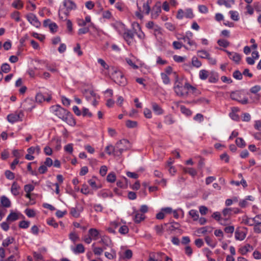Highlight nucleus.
<instances>
[{"label":"nucleus","mask_w":261,"mask_h":261,"mask_svg":"<svg viewBox=\"0 0 261 261\" xmlns=\"http://www.w3.org/2000/svg\"><path fill=\"white\" fill-rule=\"evenodd\" d=\"M185 16L187 18H193L194 16L192 10L190 8L186 10Z\"/></svg>","instance_id":"052dcab7"},{"label":"nucleus","mask_w":261,"mask_h":261,"mask_svg":"<svg viewBox=\"0 0 261 261\" xmlns=\"http://www.w3.org/2000/svg\"><path fill=\"white\" fill-rule=\"evenodd\" d=\"M161 2L158 1L152 8L151 16L152 19H156L161 13Z\"/></svg>","instance_id":"39448f33"},{"label":"nucleus","mask_w":261,"mask_h":261,"mask_svg":"<svg viewBox=\"0 0 261 261\" xmlns=\"http://www.w3.org/2000/svg\"><path fill=\"white\" fill-rule=\"evenodd\" d=\"M164 122L168 125H171L175 122V120L171 115H168L165 117Z\"/></svg>","instance_id":"f704fd0d"},{"label":"nucleus","mask_w":261,"mask_h":261,"mask_svg":"<svg viewBox=\"0 0 261 261\" xmlns=\"http://www.w3.org/2000/svg\"><path fill=\"white\" fill-rule=\"evenodd\" d=\"M193 36V34L191 32H189V33H187V35L184 36H183L182 40H184L185 42H187L191 47L192 50H194L197 47L196 43L193 40H192L190 38Z\"/></svg>","instance_id":"6e6552de"},{"label":"nucleus","mask_w":261,"mask_h":261,"mask_svg":"<svg viewBox=\"0 0 261 261\" xmlns=\"http://www.w3.org/2000/svg\"><path fill=\"white\" fill-rule=\"evenodd\" d=\"M88 235L93 240H97L100 237V233L96 228H90L88 230Z\"/></svg>","instance_id":"ddd939ff"},{"label":"nucleus","mask_w":261,"mask_h":261,"mask_svg":"<svg viewBox=\"0 0 261 261\" xmlns=\"http://www.w3.org/2000/svg\"><path fill=\"white\" fill-rule=\"evenodd\" d=\"M1 203L3 206L5 207H10L11 206V201L6 196H2L1 197Z\"/></svg>","instance_id":"412c9836"},{"label":"nucleus","mask_w":261,"mask_h":261,"mask_svg":"<svg viewBox=\"0 0 261 261\" xmlns=\"http://www.w3.org/2000/svg\"><path fill=\"white\" fill-rule=\"evenodd\" d=\"M117 148L119 149V154L120 156L122 152L129 149L130 148V144L129 141L127 139H122L118 141L116 143Z\"/></svg>","instance_id":"20e7f679"},{"label":"nucleus","mask_w":261,"mask_h":261,"mask_svg":"<svg viewBox=\"0 0 261 261\" xmlns=\"http://www.w3.org/2000/svg\"><path fill=\"white\" fill-rule=\"evenodd\" d=\"M136 31H133L130 30H126L123 33V38L128 45H130L133 42V39Z\"/></svg>","instance_id":"423d86ee"},{"label":"nucleus","mask_w":261,"mask_h":261,"mask_svg":"<svg viewBox=\"0 0 261 261\" xmlns=\"http://www.w3.org/2000/svg\"><path fill=\"white\" fill-rule=\"evenodd\" d=\"M205 241L206 244L212 248L215 247L216 243H213L212 239L209 236H206L205 237Z\"/></svg>","instance_id":"4d7b16f0"},{"label":"nucleus","mask_w":261,"mask_h":261,"mask_svg":"<svg viewBox=\"0 0 261 261\" xmlns=\"http://www.w3.org/2000/svg\"><path fill=\"white\" fill-rule=\"evenodd\" d=\"M236 143L240 148H244L246 146V143L242 138H237L236 140Z\"/></svg>","instance_id":"c9c22d12"},{"label":"nucleus","mask_w":261,"mask_h":261,"mask_svg":"<svg viewBox=\"0 0 261 261\" xmlns=\"http://www.w3.org/2000/svg\"><path fill=\"white\" fill-rule=\"evenodd\" d=\"M5 175L6 178L10 180H12L15 178L14 173L10 170H6L5 172Z\"/></svg>","instance_id":"13d9d810"},{"label":"nucleus","mask_w":261,"mask_h":261,"mask_svg":"<svg viewBox=\"0 0 261 261\" xmlns=\"http://www.w3.org/2000/svg\"><path fill=\"white\" fill-rule=\"evenodd\" d=\"M112 79L116 84L121 86H124L127 81L122 72L119 70H115L112 74Z\"/></svg>","instance_id":"f257e3e1"},{"label":"nucleus","mask_w":261,"mask_h":261,"mask_svg":"<svg viewBox=\"0 0 261 261\" xmlns=\"http://www.w3.org/2000/svg\"><path fill=\"white\" fill-rule=\"evenodd\" d=\"M34 186L31 184L25 185L24 186V190L26 193H31L34 190Z\"/></svg>","instance_id":"e2e57ef3"},{"label":"nucleus","mask_w":261,"mask_h":261,"mask_svg":"<svg viewBox=\"0 0 261 261\" xmlns=\"http://www.w3.org/2000/svg\"><path fill=\"white\" fill-rule=\"evenodd\" d=\"M199 78L202 80H205L208 77L209 73L208 71L205 69H202L200 70L199 73Z\"/></svg>","instance_id":"473e14b6"},{"label":"nucleus","mask_w":261,"mask_h":261,"mask_svg":"<svg viewBox=\"0 0 261 261\" xmlns=\"http://www.w3.org/2000/svg\"><path fill=\"white\" fill-rule=\"evenodd\" d=\"M232 76L237 80H241L243 79L242 73L239 70H236L233 72Z\"/></svg>","instance_id":"de8ad7c7"},{"label":"nucleus","mask_w":261,"mask_h":261,"mask_svg":"<svg viewBox=\"0 0 261 261\" xmlns=\"http://www.w3.org/2000/svg\"><path fill=\"white\" fill-rule=\"evenodd\" d=\"M252 221L253 224H261V215H257L252 218Z\"/></svg>","instance_id":"774afa93"},{"label":"nucleus","mask_w":261,"mask_h":261,"mask_svg":"<svg viewBox=\"0 0 261 261\" xmlns=\"http://www.w3.org/2000/svg\"><path fill=\"white\" fill-rule=\"evenodd\" d=\"M192 64L194 67L196 68L200 67L202 63L198 59V58L196 57H193L192 59Z\"/></svg>","instance_id":"ea45409f"},{"label":"nucleus","mask_w":261,"mask_h":261,"mask_svg":"<svg viewBox=\"0 0 261 261\" xmlns=\"http://www.w3.org/2000/svg\"><path fill=\"white\" fill-rule=\"evenodd\" d=\"M12 6L19 9L23 7V3L21 0H15L13 2Z\"/></svg>","instance_id":"49530a36"},{"label":"nucleus","mask_w":261,"mask_h":261,"mask_svg":"<svg viewBox=\"0 0 261 261\" xmlns=\"http://www.w3.org/2000/svg\"><path fill=\"white\" fill-rule=\"evenodd\" d=\"M203 252L205 254L208 261H216L214 258L210 257V256L213 254V253L208 248H204L203 249Z\"/></svg>","instance_id":"72a5a7b5"},{"label":"nucleus","mask_w":261,"mask_h":261,"mask_svg":"<svg viewBox=\"0 0 261 261\" xmlns=\"http://www.w3.org/2000/svg\"><path fill=\"white\" fill-rule=\"evenodd\" d=\"M180 110L182 113L186 114L187 116H191L192 114V111L190 109L184 106L180 107Z\"/></svg>","instance_id":"6e6d98bb"},{"label":"nucleus","mask_w":261,"mask_h":261,"mask_svg":"<svg viewBox=\"0 0 261 261\" xmlns=\"http://www.w3.org/2000/svg\"><path fill=\"white\" fill-rule=\"evenodd\" d=\"M14 241V238L13 237H8L5 239L2 243V245L4 247H6L8 246L10 244L13 243V242Z\"/></svg>","instance_id":"e433bc0d"},{"label":"nucleus","mask_w":261,"mask_h":261,"mask_svg":"<svg viewBox=\"0 0 261 261\" xmlns=\"http://www.w3.org/2000/svg\"><path fill=\"white\" fill-rule=\"evenodd\" d=\"M83 94L88 100H89L91 97H95L96 95V94L93 91L89 90H85Z\"/></svg>","instance_id":"c85d7f7f"},{"label":"nucleus","mask_w":261,"mask_h":261,"mask_svg":"<svg viewBox=\"0 0 261 261\" xmlns=\"http://www.w3.org/2000/svg\"><path fill=\"white\" fill-rule=\"evenodd\" d=\"M128 228L126 225L121 226L119 229V232L121 234H125L128 232Z\"/></svg>","instance_id":"0e129e2a"},{"label":"nucleus","mask_w":261,"mask_h":261,"mask_svg":"<svg viewBox=\"0 0 261 261\" xmlns=\"http://www.w3.org/2000/svg\"><path fill=\"white\" fill-rule=\"evenodd\" d=\"M20 13L18 11H15L11 14V17L14 19L16 21L19 22L20 21Z\"/></svg>","instance_id":"69168bd1"},{"label":"nucleus","mask_w":261,"mask_h":261,"mask_svg":"<svg viewBox=\"0 0 261 261\" xmlns=\"http://www.w3.org/2000/svg\"><path fill=\"white\" fill-rule=\"evenodd\" d=\"M145 219V216L144 214H141L138 212H137L134 218V220L135 223H139L141 221Z\"/></svg>","instance_id":"a878e982"},{"label":"nucleus","mask_w":261,"mask_h":261,"mask_svg":"<svg viewBox=\"0 0 261 261\" xmlns=\"http://www.w3.org/2000/svg\"><path fill=\"white\" fill-rule=\"evenodd\" d=\"M154 229L156 233L159 236H162L163 233V225H157L154 226Z\"/></svg>","instance_id":"8fccbe9b"},{"label":"nucleus","mask_w":261,"mask_h":261,"mask_svg":"<svg viewBox=\"0 0 261 261\" xmlns=\"http://www.w3.org/2000/svg\"><path fill=\"white\" fill-rule=\"evenodd\" d=\"M72 250L75 254L82 253L85 252V248L83 244H78Z\"/></svg>","instance_id":"cd10ccee"},{"label":"nucleus","mask_w":261,"mask_h":261,"mask_svg":"<svg viewBox=\"0 0 261 261\" xmlns=\"http://www.w3.org/2000/svg\"><path fill=\"white\" fill-rule=\"evenodd\" d=\"M173 47L175 49H179L182 47H184L187 49H189L185 45H184L182 43L178 41H174L172 43Z\"/></svg>","instance_id":"4c0bfd02"},{"label":"nucleus","mask_w":261,"mask_h":261,"mask_svg":"<svg viewBox=\"0 0 261 261\" xmlns=\"http://www.w3.org/2000/svg\"><path fill=\"white\" fill-rule=\"evenodd\" d=\"M103 251V249L101 247H94L93 249V251L95 255H100Z\"/></svg>","instance_id":"338daca9"},{"label":"nucleus","mask_w":261,"mask_h":261,"mask_svg":"<svg viewBox=\"0 0 261 261\" xmlns=\"http://www.w3.org/2000/svg\"><path fill=\"white\" fill-rule=\"evenodd\" d=\"M218 44L220 46H222L223 47H227L229 45V42L225 39H219L217 41Z\"/></svg>","instance_id":"09e8293b"},{"label":"nucleus","mask_w":261,"mask_h":261,"mask_svg":"<svg viewBox=\"0 0 261 261\" xmlns=\"http://www.w3.org/2000/svg\"><path fill=\"white\" fill-rule=\"evenodd\" d=\"M198 56L202 59H207L210 55V54L205 50H201L198 51Z\"/></svg>","instance_id":"c03bdc74"},{"label":"nucleus","mask_w":261,"mask_h":261,"mask_svg":"<svg viewBox=\"0 0 261 261\" xmlns=\"http://www.w3.org/2000/svg\"><path fill=\"white\" fill-rule=\"evenodd\" d=\"M151 3V0H148L146 3H144L143 5V12L146 15H148L150 12V4Z\"/></svg>","instance_id":"5701e85b"},{"label":"nucleus","mask_w":261,"mask_h":261,"mask_svg":"<svg viewBox=\"0 0 261 261\" xmlns=\"http://www.w3.org/2000/svg\"><path fill=\"white\" fill-rule=\"evenodd\" d=\"M48 28L50 30V31L51 33H54L57 31V29H58V27L57 24L56 23L51 22V21L50 23L48 25Z\"/></svg>","instance_id":"864d4df0"},{"label":"nucleus","mask_w":261,"mask_h":261,"mask_svg":"<svg viewBox=\"0 0 261 261\" xmlns=\"http://www.w3.org/2000/svg\"><path fill=\"white\" fill-rule=\"evenodd\" d=\"M242 93V90H237L230 93V97L231 99L237 101L243 105H246L248 103V99L247 97L241 99Z\"/></svg>","instance_id":"f03ea898"},{"label":"nucleus","mask_w":261,"mask_h":261,"mask_svg":"<svg viewBox=\"0 0 261 261\" xmlns=\"http://www.w3.org/2000/svg\"><path fill=\"white\" fill-rule=\"evenodd\" d=\"M19 218L18 215L17 213L15 212H11L10 213V214L8 216L7 218V221L9 222H13L17 220H18Z\"/></svg>","instance_id":"c756f323"},{"label":"nucleus","mask_w":261,"mask_h":261,"mask_svg":"<svg viewBox=\"0 0 261 261\" xmlns=\"http://www.w3.org/2000/svg\"><path fill=\"white\" fill-rule=\"evenodd\" d=\"M184 171L185 173H189L192 177H195L197 174V171L195 169L192 168H185L184 169Z\"/></svg>","instance_id":"37998d69"},{"label":"nucleus","mask_w":261,"mask_h":261,"mask_svg":"<svg viewBox=\"0 0 261 261\" xmlns=\"http://www.w3.org/2000/svg\"><path fill=\"white\" fill-rule=\"evenodd\" d=\"M64 7L68 10H72L76 8V5L71 0H65L63 2Z\"/></svg>","instance_id":"dca6fc26"},{"label":"nucleus","mask_w":261,"mask_h":261,"mask_svg":"<svg viewBox=\"0 0 261 261\" xmlns=\"http://www.w3.org/2000/svg\"><path fill=\"white\" fill-rule=\"evenodd\" d=\"M152 109L153 112L158 115H162L164 113V110L156 102H153L151 103Z\"/></svg>","instance_id":"4468645a"},{"label":"nucleus","mask_w":261,"mask_h":261,"mask_svg":"<svg viewBox=\"0 0 261 261\" xmlns=\"http://www.w3.org/2000/svg\"><path fill=\"white\" fill-rule=\"evenodd\" d=\"M69 238L73 243L79 241V237L75 232H71L69 234Z\"/></svg>","instance_id":"bf43d9fd"},{"label":"nucleus","mask_w":261,"mask_h":261,"mask_svg":"<svg viewBox=\"0 0 261 261\" xmlns=\"http://www.w3.org/2000/svg\"><path fill=\"white\" fill-rule=\"evenodd\" d=\"M229 13L230 14V17L232 20L237 21L239 19V14L237 11H230Z\"/></svg>","instance_id":"680f3d73"},{"label":"nucleus","mask_w":261,"mask_h":261,"mask_svg":"<svg viewBox=\"0 0 261 261\" xmlns=\"http://www.w3.org/2000/svg\"><path fill=\"white\" fill-rule=\"evenodd\" d=\"M98 195L103 198H106L108 197L112 198L113 196V193L111 192L107 191L106 190H102L100 191Z\"/></svg>","instance_id":"bb28decb"},{"label":"nucleus","mask_w":261,"mask_h":261,"mask_svg":"<svg viewBox=\"0 0 261 261\" xmlns=\"http://www.w3.org/2000/svg\"><path fill=\"white\" fill-rule=\"evenodd\" d=\"M161 76L164 84L168 85L170 83V79L167 74L162 72L161 74Z\"/></svg>","instance_id":"a18cd8bd"},{"label":"nucleus","mask_w":261,"mask_h":261,"mask_svg":"<svg viewBox=\"0 0 261 261\" xmlns=\"http://www.w3.org/2000/svg\"><path fill=\"white\" fill-rule=\"evenodd\" d=\"M11 70L10 65L8 63H4L1 66V71L4 73H8Z\"/></svg>","instance_id":"5fc2aeb1"},{"label":"nucleus","mask_w":261,"mask_h":261,"mask_svg":"<svg viewBox=\"0 0 261 261\" xmlns=\"http://www.w3.org/2000/svg\"><path fill=\"white\" fill-rule=\"evenodd\" d=\"M100 240L98 242L99 244H102L106 246H110L111 244V239L107 236H100Z\"/></svg>","instance_id":"6ab92c4d"},{"label":"nucleus","mask_w":261,"mask_h":261,"mask_svg":"<svg viewBox=\"0 0 261 261\" xmlns=\"http://www.w3.org/2000/svg\"><path fill=\"white\" fill-rule=\"evenodd\" d=\"M26 18L31 24L36 28L40 27L41 23L38 20L37 16L35 14L33 13H29L26 16Z\"/></svg>","instance_id":"1a4fd4ad"},{"label":"nucleus","mask_w":261,"mask_h":261,"mask_svg":"<svg viewBox=\"0 0 261 261\" xmlns=\"http://www.w3.org/2000/svg\"><path fill=\"white\" fill-rule=\"evenodd\" d=\"M62 120L71 126H74L76 124V121L72 114L69 111L68 112V114H66L64 116Z\"/></svg>","instance_id":"9d476101"},{"label":"nucleus","mask_w":261,"mask_h":261,"mask_svg":"<svg viewBox=\"0 0 261 261\" xmlns=\"http://www.w3.org/2000/svg\"><path fill=\"white\" fill-rule=\"evenodd\" d=\"M164 225L165 226L167 227V230H170V231H173L175 229H177L179 228V227L180 226V225L178 223L174 222H171L170 224L165 223L164 224Z\"/></svg>","instance_id":"f3484780"},{"label":"nucleus","mask_w":261,"mask_h":261,"mask_svg":"<svg viewBox=\"0 0 261 261\" xmlns=\"http://www.w3.org/2000/svg\"><path fill=\"white\" fill-rule=\"evenodd\" d=\"M21 190V187L18 184V183L16 181H14L11 186V192L12 194L15 196H18L20 194V190Z\"/></svg>","instance_id":"f8f14e48"},{"label":"nucleus","mask_w":261,"mask_h":261,"mask_svg":"<svg viewBox=\"0 0 261 261\" xmlns=\"http://www.w3.org/2000/svg\"><path fill=\"white\" fill-rule=\"evenodd\" d=\"M232 212V208H225L222 211V215L223 217V219L226 221L228 220Z\"/></svg>","instance_id":"a211bd4d"},{"label":"nucleus","mask_w":261,"mask_h":261,"mask_svg":"<svg viewBox=\"0 0 261 261\" xmlns=\"http://www.w3.org/2000/svg\"><path fill=\"white\" fill-rule=\"evenodd\" d=\"M19 115L15 114H11L7 116L8 121L12 123H13L19 120Z\"/></svg>","instance_id":"b1692460"},{"label":"nucleus","mask_w":261,"mask_h":261,"mask_svg":"<svg viewBox=\"0 0 261 261\" xmlns=\"http://www.w3.org/2000/svg\"><path fill=\"white\" fill-rule=\"evenodd\" d=\"M230 60L234 61L236 64H238L241 60V55L237 53H233L232 55L230 57Z\"/></svg>","instance_id":"2f4dec72"},{"label":"nucleus","mask_w":261,"mask_h":261,"mask_svg":"<svg viewBox=\"0 0 261 261\" xmlns=\"http://www.w3.org/2000/svg\"><path fill=\"white\" fill-rule=\"evenodd\" d=\"M261 90V87L259 85H255L250 89V92L253 94H255L256 97V100H258L260 98V96L257 93Z\"/></svg>","instance_id":"4be33fe9"},{"label":"nucleus","mask_w":261,"mask_h":261,"mask_svg":"<svg viewBox=\"0 0 261 261\" xmlns=\"http://www.w3.org/2000/svg\"><path fill=\"white\" fill-rule=\"evenodd\" d=\"M67 9L61 8L59 10L58 15L60 19L63 21L66 20L69 15V11Z\"/></svg>","instance_id":"9b49d317"},{"label":"nucleus","mask_w":261,"mask_h":261,"mask_svg":"<svg viewBox=\"0 0 261 261\" xmlns=\"http://www.w3.org/2000/svg\"><path fill=\"white\" fill-rule=\"evenodd\" d=\"M116 175L114 172H111L108 174L107 177V180L108 182L113 183L116 180Z\"/></svg>","instance_id":"a19ab883"},{"label":"nucleus","mask_w":261,"mask_h":261,"mask_svg":"<svg viewBox=\"0 0 261 261\" xmlns=\"http://www.w3.org/2000/svg\"><path fill=\"white\" fill-rule=\"evenodd\" d=\"M190 216L193 218L194 221H196L199 218V214L197 211L195 210H191L189 212Z\"/></svg>","instance_id":"58836bf2"},{"label":"nucleus","mask_w":261,"mask_h":261,"mask_svg":"<svg viewBox=\"0 0 261 261\" xmlns=\"http://www.w3.org/2000/svg\"><path fill=\"white\" fill-rule=\"evenodd\" d=\"M50 111L61 119L64 118V116H65L66 114H68V112H69L59 105L51 106L50 108Z\"/></svg>","instance_id":"7ed1b4c3"},{"label":"nucleus","mask_w":261,"mask_h":261,"mask_svg":"<svg viewBox=\"0 0 261 261\" xmlns=\"http://www.w3.org/2000/svg\"><path fill=\"white\" fill-rule=\"evenodd\" d=\"M30 224V221L23 220L19 222V227L20 228L26 229L29 227Z\"/></svg>","instance_id":"3c124183"},{"label":"nucleus","mask_w":261,"mask_h":261,"mask_svg":"<svg viewBox=\"0 0 261 261\" xmlns=\"http://www.w3.org/2000/svg\"><path fill=\"white\" fill-rule=\"evenodd\" d=\"M125 124L128 128H135L137 126V122L135 121L128 120L126 121Z\"/></svg>","instance_id":"603ef678"},{"label":"nucleus","mask_w":261,"mask_h":261,"mask_svg":"<svg viewBox=\"0 0 261 261\" xmlns=\"http://www.w3.org/2000/svg\"><path fill=\"white\" fill-rule=\"evenodd\" d=\"M253 250V248L250 244H247L242 248H240L239 251L242 255H245L248 252Z\"/></svg>","instance_id":"aec40b11"},{"label":"nucleus","mask_w":261,"mask_h":261,"mask_svg":"<svg viewBox=\"0 0 261 261\" xmlns=\"http://www.w3.org/2000/svg\"><path fill=\"white\" fill-rule=\"evenodd\" d=\"M208 81L212 83H216L219 80V74L217 72L212 71L209 74Z\"/></svg>","instance_id":"2eb2a0df"},{"label":"nucleus","mask_w":261,"mask_h":261,"mask_svg":"<svg viewBox=\"0 0 261 261\" xmlns=\"http://www.w3.org/2000/svg\"><path fill=\"white\" fill-rule=\"evenodd\" d=\"M176 94L179 96H184L188 94V92L185 90L184 86L174 89Z\"/></svg>","instance_id":"393cba45"},{"label":"nucleus","mask_w":261,"mask_h":261,"mask_svg":"<svg viewBox=\"0 0 261 261\" xmlns=\"http://www.w3.org/2000/svg\"><path fill=\"white\" fill-rule=\"evenodd\" d=\"M35 98L36 101L39 103H41L44 101L48 102L51 100V96L48 93H38L36 95Z\"/></svg>","instance_id":"0eeeda50"},{"label":"nucleus","mask_w":261,"mask_h":261,"mask_svg":"<svg viewBox=\"0 0 261 261\" xmlns=\"http://www.w3.org/2000/svg\"><path fill=\"white\" fill-rule=\"evenodd\" d=\"M73 144L72 143H69L65 145L64 147V150L67 153L69 154H72L73 148Z\"/></svg>","instance_id":"79ce46f5"},{"label":"nucleus","mask_w":261,"mask_h":261,"mask_svg":"<svg viewBox=\"0 0 261 261\" xmlns=\"http://www.w3.org/2000/svg\"><path fill=\"white\" fill-rule=\"evenodd\" d=\"M246 234L242 231L236 230L235 232V238L237 240L242 241L245 239Z\"/></svg>","instance_id":"7c9ffc66"}]
</instances>
